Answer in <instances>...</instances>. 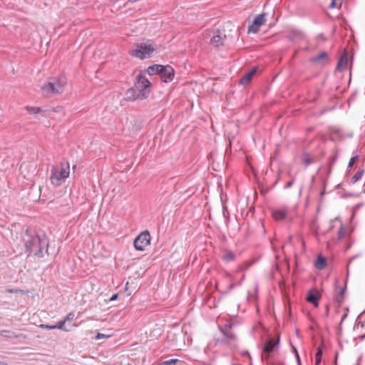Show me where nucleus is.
<instances>
[{
  "label": "nucleus",
  "instance_id": "obj_1",
  "mask_svg": "<svg viewBox=\"0 0 365 365\" xmlns=\"http://www.w3.org/2000/svg\"><path fill=\"white\" fill-rule=\"evenodd\" d=\"M24 240L26 252L28 256L34 255L41 258L44 256V249H46V252H47L48 244L45 238H41L37 235H31L26 232Z\"/></svg>",
  "mask_w": 365,
  "mask_h": 365
},
{
  "label": "nucleus",
  "instance_id": "obj_2",
  "mask_svg": "<svg viewBox=\"0 0 365 365\" xmlns=\"http://www.w3.org/2000/svg\"><path fill=\"white\" fill-rule=\"evenodd\" d=\"M150 93V83L142 73L136 77L135 88L127 92V98L129 100H143L148 97Z\"/></svg>",
  "mask_w": 365,
  "mask_h": 365
},
{
  "label": "nucleus",
  "instance_id": "obj_3",
  "mask_svg": "<svg viewBox=\"0 0 365 365\" xmlns=\"http://www.w3.org/2000/svg\"><path fill=\"white\" fill-rule=\"evenodd\" d=\"M66 83L67 81L64 76L49 78L48 82L41 86L42 93L45 96L61 93L64 91Z\"/></svg>",
  "mask_w": 365,
  "mask_h": 365
},
{
  "label": "nucleus",
  "instance_id": "obj_4",
  "mask_svg": "<svg viewBox=\"0 0 365 365\" xmlns=\"http://www.w3.org/2000/svg\"><path fill=\"white\" fill-rule=\"evenodd\" d=\"M69 173L70 166L68 163H61L60 165H53L51 168V182L54 186H59L68 177Z\"/></svg>",
  "mask_w": 365,
  "mask_h": 365
},
{
  "label": "nucleus",
  "instance_id": "obj_5",
  "mask_svg": "<svg viewBox=\"0 0 365 365\" xmlns=\"http://www.w3.org/2000/svg\"><path fill=\"white\" fill-rule=\"evenodd\" d=\"M147 72L150 76L159 74L162 81L165 83L171 81L174 77V69L169 65L162 66L155 64L149 66L147 69Z\"/></svg>",
  "mask_w": 365,
  "mask_h": 365
},
{
  "label": "nucleus",
  "instance_id": "obj_6",
  "mask_svg": "<svg viewBox=\"0 0 365 365\" xmlns=\"http://www.w3.org/2000/svg\"><path fill=\"white\" fill-rule=\"evenodd\" d=\"M136 48L130 51V53L140 59L149 58L156 51L157 45L151 41L147 43H141L135 45Z\"/></svg>",
  "mask_w": 365,
  "mask_h": 365
},
{
  "label": "nucleus",
  "instance_id": "obj_7",
  "mask_svg": "<svg viewBox=\"0 0 365 365\" xmlns=\"http://www.w3.org/2000/svg\"><path fill=\"white\" fill-rule=\"evenodd\" d=\"M150 235L148 230L142 232L138 235L133 242V246L135 250L143 251L145 247L150 243Z\"/></svg>",
  "mask_w": 365,
  "mask_h": 365
},
{
  "label": "nucleus",
  "instance_id": "obj_8",
  "mask_svg": "<svg viewBox=\"0 0 365 365\" xmlns=\"http://www.w3.org/2000/svg\"><path fill=\"white\" fill-rule=\"evenodd\" d=\"M232 324H226L223 327H219V329L225 337L224 341L230 345L235 346L237 341V336L232 331Z\"/></svg>",
  "mask_w": 365,
  "mask_h": 365
},
{
  "label": "nucleus",
  "instance_id": "obj_9",
  "mask_svg": "<svg viewBox=\"0 0 365 365\" xmlns=\"http://www.w3.org/2000/svg\"><path fill=\"white\" fill-rule=\"evenodd\" d=\"M349 267V264L347 265V267ZM349 269L347 268L346 272V278H348L349 276ZM338 279H336L335 282V300L338 303V306H340L342 302L344 301L345 292L346 290V284H347V279H346L344 282V286L343 288H341L338 284Z\"/></svg>",
  "mask_w": 365,
  "mask_h": 365
},
{
  "label": "nucleus",
  "instance_id": "obj_10",
  "mask_svg": "<svg viewBox=\"0 0 365 365\" xmlns=\"http://www.w3.org/2000/svg\"><path fill=\"white\" fill-rule=\"evenodd\" d=\"M279 342V337L276 340L274 339H269L266 341L263 347V352L265 354L266 359H268L271 353H272L274 349L278 346Z\"/></svg>",
  "mask_w": 365,
  "mask_h": 365
},
{
  "label": "nucleus",
  "instance_id": "obj_11",
  "mask_svg": "<svg viewBox=\"0 0 365 365\" xmlns=\"http://www.w3.org/2000/svg\"><path fill=\"white\" fill-rule=\"evenodd\" d=\"M217 34L214 35L210 39V44L215 47H219L220 46H229L230 43L226 35H222L220 31H217Z\"/></svg>",
  "mask_w": 365,
  "mask_h": 365
},
{
  "label": "nucleus",
  "instance_id": "obj_12",
  "mask_svg": "<svg viewBox=\"0 0 365 365\" xmlns=\"http://www.w3.org/2000/svg\"><path fill=\"white\" fill-rule=\"evenodd\" d=\"M319 299L320 294H319L317 292L313 291H309L306 297L307 302L312 303L316 307L319 306Z\"/></svg>",
  "mask_w": 365,
  "mask_h": 365
},
{
  "label": "nucleus",
  "instance_id": "obj_13",
  "mask_svg": "<svg viewBox=\"0 0 365 365\" xmlns=\"http://www.w3.org/2000/svg\"><path fill=\"white\" fill-rule=\"evenodd\" d=\"M257 67H254L252 68L249 72H247L240 81V83L242 84V85H247V83H249L252 78H253V76L255 75V73H257Z\"/></svg>",
  "mask_w": 365,
  "mask_h": 365
},
{
  "label": "nucleus",
  "instance_id": "obj_14",
  "mask_svg": "<svg viewBox=\"0 0 365 365\" xmlns=\"http://www.w3.org/2000/svg\"><path fill=\"white\" fill-rule=\"evenodd\" d=\"M287 38L290 41H298L304 38L303 34L297 30H292L287 35Z\"/></svg>",
  "mask_w": 365,
  "mask_h": 365
},
{
  "label": "nucleus",
  "instance_id": "obj_15",
  "mask_svg": "<svg viewBox=\"0 0 365 365\" xmlns=\"http://www.w3.org/2000/svg\"><path fill=\"white\" fill-rule=\"evenodd\" d=\"M347 62V56L346 53H344L340 56V58L336 65V69L340 71L344 70L346 68Z\"/></svg>",
  "mask_w": 365,
  "mask_h": 365
},
{
  "label": "nucleus",
  "instance_id": "obj_16",
  "mask_svg": "<svg viewBox=\"0 0 365 365\" xmlns=\"http://www.w3.org/2000/svg\"><path fill=\"white\" fill-rule=\"evenodd\" d=\"M236 255L230 250H225L222 255V259L226 262H230L235 259Z\"/></svg>",
  "mask_w": 365,
  "mask_h": 365
},
{
  "label": "nucleus",
  "instance_id": "obj_17",
  "mask_svg": "<svg viewBox=\"0 0 365 365\" xmlns=\"http://www.w3.org/2000/svg\"><path fill=\"white\" fill-rule=\"evenodd\" d=\"M314 265L317 269H323L327 265L326 258L322 255L318 256Z\"/></svg>",
  "mask_w": 365,
  "mask_h": 365
},
{
  "label": "nucleus",
  "instance_id": "obj_18",
  "mask_svg": "<svg viewBox=\"0 0 365 365\" xmlns=\"http://www.w3.org/2000/svg\"><path fill=\"white\" fill-rule=\"evenodd\" d=\"M272 216L276 220H281L286 217L287 211L285 210H277L272 212Z\"/></svg>",
  "mask_w": 365,
  "mask_h": 365
},
{
  "label": "nucleus",
  "instance_id": "obj_19",
  "mask_svg": "<svg viewBox=\"0 0 365 365\" xmlns=\"http://www.w3.org/2000/svg\"><path fill=\"white\" fill-rule=\"evenodd\" d=\"M0 335L2 336L6 337V338H11V337L19 338L21 336H22V334H16L14 332H12L9 330H1L0 331Z\"/></svg>",
  "mask_w": 365,
  "mask_h": 365
},
{
  "label": "nucleus",
  "instance_id": "obj_20",
  "mask_svg": "<svg viewBox=\"0 0 365 365\" xmlns=\"http://www.w3.org/2000/svg\"><path fill=\"white\" fill-rule=\"evenodd\" d=\"M265 16H266L265 14H261L257 15L255 18L253 23H255V25H257L259 26H262L266 21Z\"/></svg>",
  "mask_w": 365,
  "mask_h": 365
},
{
  "label": "nucleus",
  "instance_id": "obj_21",
  "mask_svg": "<svg viewBox=\"0 0 365 365\" xmlns=\"http://www.w3.org/2000/svg\"><path fill=\"white\" fill-rule=\"evenodd\" d=\"M364 170L361 169L356 172V173L351 178V183L354 184L359 180L364 175Z\"/></svg>",
  "mask_w": 365,
  "mask_h": 365
},
{
  "label": "nucleus",
  "instance_id": "obj_22",
  "mask_svg": "<svg viewBox=\"0 0 365 365\" xmlns=\"http://www.w3.org/2000/svg\"><path fill=\"white\" fill-rule=\"evenodd\" d=\"M322 347L320 346L317 348V351L315 355V365H319L322 361Z\"/></svg>",
  "mask_w": 365,
  "mask_h": 365
},
{
  "label": "nucleus",
  "instance_id": "obj_23",
  "mask_svg": "<svg viewBox=\"0 0 365 365\" xmlns=\"http://www.w3.org/2000/svg\"><path fill=\"white\" fill-rule=\"evenodd\" d=\"M328 58V54L326 52H322L312 58L314 62H320Z\"/></svg>",
  "mask_w": 365,
  "mask_h": 365
},
{
  "label": "nucleus",
  "instance_id": "obj_24",
  "mask_svg": "<svg viewBox=\"0 0 365 365\" xmlns=\"http://www.w3.org/2000/svg\"><path fill=\"white\" fill-rule=\"evenodd\" d=\"M26 110L31 114H38L41 112V108L40 107H30L27 106Z\"/></svg>",
  "mask_w": 365,
  "mask_h": 365
},
{
  "label": "nucleus",
  "instance_id": "obj_25",
  "mask_svg": "<svg viewBox=\"0 0 365 365\" xmlns=\"http://www.w3.org/2000/svg\"><path fill=\"white\" fill-rule=\"evenodd\" d=\"M259 26L255 25V23L252 22V24L249 26L248 27V33H257L259 31Z\"/></svg>",
  "mask_w": 365,
  "mask_h": 365
},
{
  "label": "nucleus",
  "instance_id": "obj_26",
  "mask_svg": "<svg viewBox=\"0 0 365 365\" xmlns=\"http://www.w3.org/2000/svg\"><path fill=\"white\" fill-rule=\"evenodd\" d=\"M179 362V360L177 359H172L169 360H165L162 362V365H174Z\"/></svg>",
  "mask_w": 365,
  "mask_h": 365
},
{
  "label": "nucleus",
  "instance_id": "obj_27",
  "mask_svg": "<svg viewBox=\"0 0 365 365\" xmlns=\"http://www.w3.org/2000/svg\"><path fill=\"white\" fill-rule=\"evenodd\" d=\"M358 159H359V155H356L355 156H353L349 160V162L348 163V168H351Z\"/></svg>",
  "mask_w": 365,
  "mask_h": 365
},
{
  "label": "nucleus",
  "instance_id": "obj_28",
  "mask_svg": "<svg viewBox=\"0 0 365 365\" xmlns=\"http://www.w3.org/2000/svg\"><path fill=\"white\" fill-rule=\"evenodd\" d=\"M65 323H66V321L65 320H63V321H60L58 322V324L56 325H54L55 326V329H62V330H66L65 328H64V325H65Z\"/></svg>",
  "mask_w": 365,
  "mask_h": 365
},
{
  "label": "nucleus",
  "instance_id": "obj_29",
  "mask_svg": "<svg viewBox=\"0 0 365 365\" xmlns=\"http://www.w3.org/2000/svg\"><path fill=\"white\" fill-rule=\"evenodd\" d=\"M74 318V314L73 312H70L64 319L66 322L72 321Z\"/></svg>",
  "mask_w": 365,
  "mask_h": 365
},
{
  "label": "nucleus",
  "instance_id": "obj_30",
  "mask_svg": "<svg viewBox=\"0 0 365 365\" xmlns=\"http://www.w3.org/2000/svg\"><path fill=\"white\" fill-rule=\"evenodd\" d=\"M41 327L48 329H54L55 326L54 325H48V324H41Z\"/></svg>",
  "mask_w": 365,
  "mask_h": 365
},
{
  "label": "nucleus",
  "instance_id": "obj_31",
  "mask_svg": "<svg viewBox=\"0 0 365 365\" xmlns=\"http://www.w3.org/2000/svg\"><path fill=\"white\" fill-rule=\"evenodd\" d=\"M303 161L306 165H309L312 162V159L308 157L304 158Z\"/></svg>",
  "mask_w": 365,
  "mask_h": 365
},
{
  "label": "nucleus",
  "instance_id": "obj_32",
  "mask_svg": "<svg viewBox=\"0 0 365 365\" xmlns=\"http://www.w3.org/2000/svg\"><path fill=\"white\" fill-rule=\"evenodd\" d=\"M223 215L225 217H227L228 215V211L225 206H223Z\"/></svg>",
  "mask_w": 365,
  "mask_h": 365
},
{
  "label": "nucleus",
  "instance_id": "obj_33",
  "mask_svg": "<svg viewBox=\"0 0 365 365\" xmlns=\"http://www.w3.org/2000/svg\"><path fill=\"white\" fill-rule=\"evenodd\" d=\"M105 337V335L103 334H101V333H98L96 336V339H101L102 338Z\"/></svg>",
  "mask_w": 365,
  "mask_h": 365
},
{
  "label": "nucleus",
  "instance_id": "obj_34",
  "mask_svg": "<svg viewBox=\"0 0 365 365\" xmlns=\"http://www.w3.org/2000/svg\"><path fill=\"white\" fill-rule=\"evenodd\" d=\"M293 185V181L291 180V181H289L287 185H285V188H289L292 186Z\"/></svg>",
  "mask_w": 365,
  "mask_h": 365
},
{
  "label": "nucleus",
  "instance_id": "obj_35",
  "mask_svg": "<svg viewBox=\"0 0 365 365\" xmlns=\"http://www.w3.org/2000/svg\"><path fill=\"white\" fill-rule=\"evenodd\" d=\"M117 298H118V294H114L110 297V301H114V300L117 299Z\"/></svg>",
  "mask_w": 365,
  "mask_h": 365
},
{
  "label": "nucleus",
  "instance_id": "obj_36",
  "mask_svg": "<svg viewBox=\"0 0 365 365\" xmlns=\"http://www.w3.org/2000/svg\"><path fill=\"white\" fill-rule=\"evenodd\" d=\"M329 305H327V306H326V311H325V317H328V315H329Z\"/></svg>",
  "mask_w": 365,
  "mask_h": 365
},
{
  "label": "nucleus",
  "instance_id": "obj_37",
  "mask_svg": "<svg viewBox=\"0 0 365 365\" xmlns=\"http://www.w3.org/2000/svg\"><path fill=\"white\" fill-rule=\"evenodd\" d=\"M335 6V0H331V3L329 5V8L331 9V8H334Z\"/></svg>",
  "mask_w": 365,
  "mask_h": 365
},
{
  "label": "nucleus",
  "instance_id": "obj_38",
  "mask_svg": "<svg viewBox=\"0 0 365 365\" xmlns=\"http://www.w3.org/2000/svg\"><path fill=\"white\" fill-rule=\"evenodd\" d=\"M296 358H297V360L298 365H301L300 359H299V356L298 353H297V354H296Z\"/></svg>",
  "mask_w": 365,
  "mask_h": 365
},
{
  "label": "nucleus",
  "instance_id": "obj_39",
  "mask_svg": "<svg viewBox=\"0 0 365 365\" xmlns=\"http://www.w3.org/2000/svg\"><path fill=\"white\" fill-rule=\"evenodd\" d=\"M347 317V314H344L342 317H341V323L344 320V319Z\"/></svg>",
  "mask_w": 365,
  "mask_h": 365
},
{
  "label": "nucleus",
  "instance_id": "obj_40",
  "mask_svg": "<svg viewBox=\"0 0 365 365\" xmlns=\"http://www.w3.org/2000/svg\"><path fill=\"white\" fill-rule=\"evenodd\" d=\"M242 354L243 355H247L249 357H250V354L248 353V351H245V352H243Z\"/></svg>",
  "mask_w": 365,
  "mask_h": 365
},
{
  "label": "nucleus",
  "instance_id": "obj_41",
  "mask_svg": "<svg viewBox=\"0 0 365 365\" xmlns=\"http://www.w3.org/2000/svg\"><path fill=\"white\" fill-rule=\"evenodd\" d=\"M0 365H8L7 363L0 361Z\"/></svg>",
  "mask_w": 365,
  "mask_h": 365
},
{
  "label": "nucleus",
  "instance_id": "obj_42",
  "mask_svg": "<svg viewBox=\"0 0 365 365\" xmlns=\"http://www.w3.org/2000/svg\"><path fill=\"white\" fill-rule=\"evenodd\" d=\"M9 292H11V293H14V292H16L17 290L14 291V289H10V290H9Z\"/></svg>",
  "mask_w": 365,
  "mask_h": 365
},
{
  "label": "nucleus",
  "instance_id": "obj_43",
  "mask_svg": "<svg viewBox=\"0 0 365 365\" xmlns=\"http://www.w3.org/2000/svg\"><path fill=\"white\" fill-rule=\"evenodd\" d=\"M293 351L295 353V354H297V353H298L297 349L294 347H293Z\"/></svg>",
  "mask_w": 365,
  "mask_h": 365
},
{
  "label": "nucleus",
  "instance_id": "obj_44",
  "mask_svg": "<svg viewBox=\"0 0 365 365\" xmlns=\"http://www.w3.org/2000/svg\"><path fill=\"white\" fill-rule=\"evenodd\" d=\"M292 236H289V240H292Z\"/></svg>",
  "mask_w": 365,
  "mask_h": 365
},
{
  "label": "nucleus",
  "instance_id": "obj_45",
  "mask_svg": "<svg viewBox=\"0 0 365 365\" xmlns=\"http://www.w3.org/2000/svg\"><path fill=\"white\" fill-rule=\"evenodd\" d=\"M364 192H365V188H364Z\"/></svg>",
  "mask_w": 365,
  "mask_h": 365
}]
</instances>
